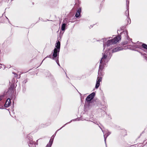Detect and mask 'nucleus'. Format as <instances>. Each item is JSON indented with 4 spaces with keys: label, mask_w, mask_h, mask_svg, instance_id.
I'll list each match as a JSON object with an SVG mask.
<instances>
[{
    "label": "nucleus",
    "mask_w": 147,
    "mask_h": 147,
    "mask_svg": "<svg viewBox=\"0 0 147 147\" xmlns=\"http://www.w3.org/2000/svg\"><path fill=\"white\" fill-rule=\"evenodd\" d=\"M125 39H127L128 40H130L132 41V39L130 38L129 36L128 35V32L127 30L123 31L121 32L120 34H119L118 36L114 38L113 39L110 40H108L106 42L107 40L110 38V37L107 38H103L102 40L103 42V50L106 48L110 47V49H112V45L116 43L120 40L121 37Z\"/></svg>",
    "instance_id": "1"
},
{
    "label": "nucleus",
    "mask_w": 147,
    "mask_h": 147,
    "mask_svg": "<svg viewBox=\"0 0 147 147\" xmlns=\"http://www.w3.org/2000/svg\"><path fill=\"white\" fill-rule=\"evenodd\" d=\"M106 48L105 52L102 53V57L100 61L99 70H102L105 66L106 63L109 61L112 56L111 52L110 51V47Z\"/></svg>",
    "instance_id": "2"
},
{
    "label": "nucleus",
    "mask_w": 147,
    "mask_h": 147,
    "mask_svg": "<svg viewBox=\"0 0 147 147\" xmlns=\"http://www.w3.org/2000/svg\"><path fill=\"white\" fill-rule=\"evenodd\" d=\"M95 95V93L93 92L87 96L85 100V107H89L90 104L91 103V100L93 99Z\"/></svg>",
    "instance_id": "3"
},
{
    "label": "nucleus",
    "mask_w": 147,
    "mask_h": 147,
    "mask_svg": "<svg viewBox=\"0 0 147 147\" xmlns=\"http://www.w3.org/2000/svg\"><path fill=\"white\" fill-rule=\"evenodd\" d=\"M56 45L53 50V56L54 57L57 56V54H59L60 48V42L58 41L56 42Z\"/></svg>",
    "instance_id": "4"
},
{
    "label": "nucleus",
    "mask_w": 147,
    "mask_h": 147,
    "mask_svg": "<svg viewBox=\"0 0 147 147\" xmlns=\"http://www.w3.org/2000/svg\"><path fill=\"white\" fill-rule=\"evenodd\" d=\"M142 47L145 49V51H144V53H143L139 51L142 55L146 59L147 61V45L145 43H143L142 45Z\"/></svg>",
    "instance_id": "5"
},
{
    "label": "nucleus",
    "mask_w": 147,
    "mask_h": 147,
    "mask_svg": "<svg viewBox=\"0 0 147 147\" xmlns=\"http://www.w3.org/2000/svg\"><path fill=\"white\" fill-rule=\"evenodd\" d=\"M15 84L14 83H12L10 85V87L9 88L7 92L10 94H12L13 93L15 90Z\"/></svg>",
    "instance_id": "6"
},
{
    "label": "nucleus",
    "mask_w": 147,
    "mask_h": 147,
    "mask_svg": "<svg viewBox=\"0 0 147 147\" xmlns=\"http://www.w3.org/2000/svg\"><path fill=\"white\" fill-rule=\"evenodd\" d=\"M102 131L104 134V141L106 144V145L107 146V144H106V140L107 137L111 134V133L109 132L108 130L103 131L102 130Z\"/></svg>",
    "instance_id": "7"
},
{
    "label": "nucleus",
    "mask_w": 147,
    "mask_h": 147,
    "mask_svg": "<svg viewBox=\"0 0 147 147\" xmlns=\"http://www.w3.org/2000/svg\"><path fill=\"white\" fill-rule=\"evenodd\" d=\"M80 120V118H78L77 119H73V120H72L69 122L66 123L62 127H61L60 129H58L55 132V134L53 135L52 136V137H53V139H54V138L56 135V133L59 130H60L63 127H64L65 126V125H66L68 123H70L72 121H79Z\"/></svg>",
    "instance_id": "8"
},
{
    "label": "nucleus",
    "mask_w": 147,
    "mask_h": 147,
    "mask_svg": "<svg viewBox=\"0 0 147 147\" xmlns=\"http://www.w3.org/2000/svg\"><path fill=\"white\" fill-rule=\"evenodd\" d=\"M102 79L101 77L98 76L95 87L96 89H97L99 87L100 84V83Z\"/></svg>",
    "instance_id": "9"
},
{
    "label": "nucleus",
    "mask_w": 147,
    "mask_h": 147,
    "mask_svg": "<svg viewBox=\"0 0 147 147\" xmlns=\"http://www.w3.org/2000/svg\"><path fill=\"white\" fill-rule=\"evenodd\" d=\"M125 14L127 17V24H130L131 20L129 18V9H127V10L126 11Z\"/></svg>",
    "instance_id": "10"
},
{
    "label": "nucleus",
    "mask_w": 147,
    "mask_h": 147,
    "mask_svg": "<svg viewBox=\"0 0 147 147\" xmlns=\"http://www.w3.org/2000/svg\"><path fill=\"white\" fill-rule=\"evenodd\" d=\"M123 48L120 47H117L112 50V53H115L122 50Z\"/></svg>",
    "instance_id": "11"
},
{
    "label": "nucleus",
    "mask_w": 147,
    "mask_h": 147,
    "mask_svg": "<svg viewBox=\"0 0 147 147\" xmlns=\"http://www.w3.org/2000/svg\"><path fill=\"white\" fill-rule=\"evenodd\" d=\"M11 100L9 98H8L5 102L4 106L6 107H8L11 104Z\"/></svg>",
    "instance_id": "12"
},
{
    "label": "nucleus",
    "mask_w": 147,
    "mask_h": 147,
    "mask_svg": "<svg viewBox=\"0 0 147 147\" xmlns=\"http://www.w3.org/2000/svg\"><path fill=\"white\" fill-rule=\"evenodd\" d=\"M81 12V8H79L77 10L76 13L75 14V17L77 18H79L80 15V13Z\"/></svg>",
    "instance_id": "13"
},
{
    "label": "nucleus",
    "mask_w": 147,
    "mask_h": 147,
    "mask_svg": "<svg viewBox=\"0 0 147 147\" xmlns=\"http://www.w3.org/2000/svg\"><path fill=\"white\" fill-rule=\"evenodd\" d=\"M35 142H33L32 140H30L29 142V147H35Z\"/></svg>",
    "instance_id": "14"
},
{
    "label": "nucleus",
    "mask_w": 147,
    "mask_h": 147,
    "mask_svg": "<svg viewBox=\"0 0 147 147\" xmlns=\"http://www.w3.org/2000/svg\"><path fill=\"white\" fill-rule=\"evenodd\" d=\"M52 53H53V52H52ZM59 56V54H58V53H57V56L56 57H54V56H53V54L52 56H51V55H48L46 57H45V58L44 59H45V58H47L48 57V58H49L51 59L54 60L56 58V57L57 58V56Z\"/></svg>",
    "instance_id": "15"
},
{
    "label": "nucleus",
    "mask_w": 147,
    "mask_h": 147,
    "mask_svg": "<svg viewBox=\"0 0 147 147\" xmlns=\"http://www.w3.org/2000/svg\"><path fill=\"white\" fill-rule=\"evenodd\" d=\"M53 141V139L51 138L49 141V143L47 145V146L51 147Z\"/></svg>",
    "instance_id": "16"
},
{
    "label": "nucleus",
    "mask_w": 147,
    "mask_h": 147,
    "mask_svg": "<svg viewBox=\"0 0 147 147\" xmlns=\"http://www.w3.org/2000/svg\"><path fill=\"white\" fill-rule=\"evenodd\" d=\"M46 75L50 78H52L53 77V75L48 71H47Z\"/></svg>",
    "instance_id": "17"
},
{
    "label": "nucleus",
    "mask_w": 147,
    "mask_h": 147,
    "mask_svg": "<svg viewBox=\"0 0 147 147\" xmlns=\"http://www.w3.org/2000/svg\"><path fill=\"white\" fill-rule=\"evenodd\" d=\"M98 76L99 77H101L103 75V72L102 70H98Z\"/></svg>",
    "instance_id": "18"
},
{
    "label": "nucleus",
    "mask_w": 147,
    "mask_h": 147,
    "mask_svg": "<svg viewBox=\"0 0 147 147\" xmlns=\"http://www.w3.org/2000/svg\"><path fill=\"white\" fill-rule=\"evenodd\" d=\"M66 24H63L61 27V30L62 31H64L65 30V28L66 26Z\"/></svg>",
    "instance_id": "19"
},
{
    "label": "nucleus",
    "mask_w": 147,
    "mask_h": 147,
    "mask_svg": "<svg viewBox=\"0 0 147 147\" xmlns=\"http://www.w3.org/2000/svg\"><path fill=\"white\" fill-rule=\"evenodd\" d=\"M59 56H58L57 57V58L55 59L54 60L55 61L56 63H57V64L59 66H60V65L59 63Z\"/></svg>",
    "instance_id": "20"
},
{
    "label": "nucleus",
    "mask_w": 147,
    "mask_h": 147,
    "mask_svg": "<svg viewBox=\"0 0 147 147\" xmlns=\"http://www.w3.org/2000/svg\"><path fill=\"white\" fill-rule=\"evenodd\" d=\"M67 19L65 18L63 21V24H67Z\"/></svg>",
    "instance_id": "21"
},
{
    "label": "nucleus",
    "mask_w": 147,
    "mask_h": 147,
    "mask_svg": "<svg viewBox=\"0 0 147 147\" xmlns=\"http://www.w3.org/2000/svg\"><path fill=\"white\" fill-rule=\"evenodd\" d=\"M128 43V41H125L122 43V45H126Z\"/></svg>",
    "instance_id": "22"
},
{
    "label": "nucleus",
    "mask_w": 147,
    "mask_h": 147,
    "mask_svg": "<svg viewBox=\"0 0 147 147\" xmlns=\"http://www.w3.org/2000/svg\"><path fill=\"white\" fill-rule=\"evenodd\" d=\"M126 6L127 8L129 9V1H128V0H126Z\"/></svg>",
    "instance_id": "23"
},
{
    "label": "nucleus",
    "mask_w": 147,
    "mask_h": 147,
    "mask_svg": "<svg viewBox=\"0 0 147 147\" xmlns=\"http://www.w3.org/2000/svg\"><path fill=\"white\" fill-rule=\"evenodd\" d=\"M4 95H0V101L2 100V98L4 96Z\"/></svg>",
    "instance_id": "24"
},
{
    "label": "nucleus",
    "mask_w": 147,
    "mask_h": 147,
    "mask_svg": "<svg viewBox=\"0 0 147 147\" xmlns=\"http://www.w3.org/2000/svg\"><path fill=\"white\" fill-rule=\"evenodd\" d=\"M87 121H91L90 120H87ZM92 122H93L94 123L97 124V125H98V122H97V121H96L95 122H93L92 121H91Z\"/></svg>",
    "instance_id": "25"
},
{
    "label": "nucleus",
    "mask_w": 147,
    "mask_h": 147,
    "mask_svg": "<svg viewBox=\"0 0 147 147\" xmlns=\"http://www.w3.org/2000/svg\"><path fill=\"white\" fill-rule=\"evenodd\" d=\"M125 28V26H122V27H121L120 28L121 30H123Z\"/></svg>",
    "instance_id": "26"
},
{
    "label": "nucleus",
    "mask_w": 147,
    "mask_h": 147,
    "mask_svg": "<svg viewBox=\"0 0 147 147\" xmlns=\"http://www.w3.org/2000/svg\"><path fill=\"white\" fill-rule=\"evenodd\" d=\"M26 89L25 88H24L22 89V91L24 93L26 91Z\"/></svg>",
    "instance_id": "27"
},
{
    "label": "nucleus",
    "mask_w": 147,
    "mask_h": 147,
    "mask_svg": "<svg viewBox=\"0 0 147 147\" xmlns=\"http://www.w3.org/2000/svg\"><path fill=\"white\" fill-rule=\"evenodd\" d=\"M134 46L136 48H139V47L138 45H134Z\"/></svg>",
    "instance_id": "28"
},
{
    "label": "nucleus",
    "mask_w": 147,
    "mask_h": 147,
    "mask_svg": "<svg viewBox=\"0 0 147 147\" xmlns=\"http://www.w3.org/2000/svg\"><path fill=\"white\" fill-rule=\"evenodd\" d=\"M26 82H27V81L26 80H24V81H23V82L24 83H26Z\"/></svg>",
    "instance_id": "29"
},
{
    "label": "nucleus",
    "mask_w": 147,
    "mask_h": 147,
    "mask_svg": "<svg viewBox=\"0 0 147 147\" xmlns=\"http://www.w3.org/2000/svg\"><path fill=\"white\" fill-rule=\"evenodd\" d=\"M7 19V21H8L9 22V23H10V21L9 20V19L8 18L6 17H5Z\"/></svg>",
    "instance_id": "30"
},
{
    "label": "nucleus",
    "mask_w": 147,
    "mask_h": 147,
    "mask_svg": "<svg viewBox=\"0 0 147 147\" xmlns=\"http://www.w3.org/2000/svg\"><path fill=\"white\" fill-rule=\"evenodd\" d=\"M80 95H81V94L80 93ZM81 98H84V96H81Z\"/></svg>",
    "instance_id": "31"
},
{
    "label": "nucleus",
    "mask_w": 147,
    "mask_h": 147,
    "mask_svg": "<svg viewBox=\"0 0 147 147\" xmlns=\"http://www.w3.org/2000/svg\"><path fill=\"white\" fill-rule=\"evenodd\" d=\"M98 125V126L100 128V129H101V130L102 131L103 130L102 129V128H101V127L100 125Z\"/></svg>",
    "instance_id": "32"
},
{
    "label": "nucleus",
    "mask_w": 147,
    "mask_h": 147,
    "mask_svg": "<svg viewBox=\"0 0 147 147\" xmlns=\"http://www.w3.org/2000/svg\"><path fill=\"white\" fill-rule=\"evenodd\" d=\"M120 31V30H118V31H117V33L118 34H119V32Z\"/></svg>",
    "instance_id": "33"
},
{
    "label": "nucleus",
    "mask_w": 147,
    "mask_h": 147,
    "mask_svg": "<svg viewBox=\"0 0 147 147\" xmlns=\"http://www.w3.org/2000/svg\"><path fill=\"white\" fill-rule=\"evenodd\" d=\"M13 73L14 74H15L16 73L15 72H13Z\"/></svg>",
    "instance_id": "34"
},
{
    "label": "nucleus",
    "mask_w": 147,
    "mask_h": 147,
    "mask_svg": "<svg viewBox=\"0 0 147 147\" xmlns=\"http://www.w3.org/2000/svg\"><path fill=\"white\" fill-rule=\"evenodd\" d=\"M45 59H44L42 61L41 63V64H42V62L43 61V60H44Z\"/></svg>",
    "instance_id": "35"
},
{
    "label": "nucleus",
    "mask_w": 147,
    "mask_h": 147,
    "mask_svg": "<svg viewBox=\"0 0 147 147\" xmlns=\"http://www.w3.org/2000/svg\"><path fill=\"white\" fill-rule=\"evenodd\" d=\"M105 108H106V107H106V106H105Z\"/></svg>",
    "instance_id": "36"
},
{
    "label": "nucleus",
    "mask_w": 147,
    "mask_h": 147,
    "mask_svg": "<svg viewBox=\"0 0 147 147\" xmlns=\"http://www.w3.org/2000/svg\"><path fill=\"white\" fill-rule=\"evenodd\" d=\"M65 74H66V77H67V75H66V73H65Z\"/></svg>",
    "instance_id": "37"
},
{
    "label": "nucleus",
    "mask_w": 147,
    "mask_h": 147,
    "mask_svg": "<svg viewBox=\"0 0 147 147\" xmlns=\"http://www.w3.org/2000/svg\"><path fill=\"white\" fill-rule=\"evenodd\" d=\"M0 64L1 65H2V64H1V63H0Z\"/></svg>",
    "instance_id": "38"
},
{
    "label": "nucleus",
    "mask_w": 147,
    "mask_h": 147,
    "mask_svg": "<svg viewBox=\"0 0 147 147\" xmlns=\"http://www.w3.org/2000/svg\"><path fill=\"white\" fill-rule=\"evenodd\" d=\"M1 67H0V69H1Z\"/></svg>",
    "instance_id": "39"
},
{
    "label": "nucleus",
    "mask_w": 147,
    "mask_h": 147,
    "mask_svg": "<svg viewBox=\"0 0 147 147\" xmlns=\"http://www.w3.org/2000/svg\"><path fill=\"white\" fill-rule=\"evenodd\" d=\"M1 67H0V69H1Z\"/></svg>",
    "instance_id": "40"
}]
</instances>
